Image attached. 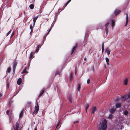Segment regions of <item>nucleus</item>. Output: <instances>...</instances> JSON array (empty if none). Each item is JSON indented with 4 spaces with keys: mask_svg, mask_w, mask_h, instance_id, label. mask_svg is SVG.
<instances>
[{
    "mask_svg": "<svg viewBox=\"0 0 130 130\" xmlns=\"http://www.w3.org/2000/svg\"><path fill=\"white\" fill-rule=\"evenodd\" d=\"M70 80L71 81H72V80L73 79V75L72 72H71V74H70Z\"/></svg>",
    "mask_w": 130,
    "mask_h": 130,
    "instance_id": "obj_24",
    "label": "nucleus"
},
{
    "mask_svg": "<svg viewBox=\"0 0 130 130\" xmlns=\"http://www.w3.org/2000/svg\"><path fill=\"white\" fill-rule=\"evenodd\" d=\"M29 7L31 9H34V5L33 4H31L29 5Z\"/></svg>",
    "mask_w": 130,
    "mask_h": 130,
    "instance_id": "obj_20",
    "label": "nucleus"
},
{
    "mask_svg": "<svg viewBox=\"0 0 130 130\" xmlns=\"http://www.w3.org/2000/svg\"><path fill=\"white\" fill-rule=\"evenodd\" d=\"M107 62V65H108L109 64V62Z\"/></svg>",
    "mask_w": 130,
    "mask_h": 130,
    "instance_id": "obj_52",
    "label": "nucleus"
},
{
    "mask_svg": "<svg viewBox=\"0 0 130 130\" xmlns=\"http://www.w3.org/2000/svg\"><path fill=\"white\" fill-rule=\"evenodd\" d=\"M86 58H84V60H86Z\"/></svg>",
    "mask_w": 130,
    "mask_h": 130,
    "instance_id": "obj_53",
    "label": "nucleus"
},
{
    "mask_svg": "<svg viewBox=\"0 0 130 130\" xmlns=\"http://www.w3.org/2000/svg\"><path fill=\"white\" fill-rule=\"evenodd\" d=\"M43 44L42 45H38L37 47V49L36 50V53L38 52L39 50V49L41 47V46H42V45H43Z\"/></svg>",
    "mask_w": 130,
    "mask_h": 130,
    "instance_id": "obj_9",
    "label": "nucleus"
},
{
    "mask_svg": "<svg viewBox=\"0 0 130 130\" xmlns=\"http://www.w3.org/2000/svg\"><path fill=\"white\" fill-rule=\"evenodd\" d=\"M11 70V68H10L8 67L7 69V72L8 73H10V72Z\"/></svg>",
    "mask_w": 130,
    "mask_h": 130,
    "instance_id": "obj_22",
    "label": "nucleus"
},
{
    "mask_svg": "<svg viewBox=\"0 0 130 130\" xmlns=\"http://www.w3.org/2000/svg\"><path fill=\"white\" fill-rule=\"evenodd\" d=\"M77 47V45L75 46H74L73 48V49L72 50V52H71V55H72L73 53L74 50H75V49H76V47Z\"/></svg>",
    "mask_w": 130,
    "mask_h": 130,
    "instance_id": "obj_15",
    "label": "nucleus"
},
{
    "mask_svg": "<svg viewBox=\"0 0 130 130\" xmlns=\"http://www.w3.org/2000/svg\"><path fill=\"white\" fill-rule=\"evenodd\" d=\"M128 97L126 95H125L123 96H121V99L122 101L127 100L128 98H130V92L127 94Z\"/></svg>",
    "mask_w": 130,
    "mask_h": 130,
    "instance_id": "obj_1",
    "label": "nucleus"
},
{
    "mask_svg": "<svg viewBox=\"0 0 130 130\" xmlns=\"http://www.w3.org/2000/svg\"><path fill=\"white\" fill-rule=\"evenodd\" d=\"M30 28L31 30H33V28L32 25H31L30 26Z\"/></svg>",
    "mask_w": 130,
    "mask_h": 130,
    "instance_id": "obj_37",
    "label": "nucleus"
},
{
    "mask_svg": "<svg viewBox=\"0 0 130 130\" xmlns=\"http://www.w3.org/2000/svg\"><path fill=\"white\" fill-rule=\"evenodd\" d=\"M59 123H58V124L56 128L58 127V126L59 125Z\"/></svg>",
    "mask_w": 130,
    "mask_h": 130,
    "instance_id": "obj_49",
    "label": "nucleus"
},
{
    "mask_svg": "<svg viewBox=\"0 0 130 130\" xmlns=\"http://www.w3.org/2000/svg\"><path fill=\"white\" fill-rule=\"evenodd\" d=\"M9 84L8 83L7 84V85L6 86V88L7 89H8L9 88Z\"/></svg>",
    "mask_w": 130,
    "mask_h": 130,
    "instance_id": "obj_40",
    "label": "nucleus"
},
{
    "mask_svg": "<svg viewBox=\"0 0 130 130\" xmlns=\"http://www.w3.org/2000/svg\"><path fill=\"white\" fill-rule=\"evenodd\" d=\"M22 115H23V110H22L19 115V117H21L22 116Z\"/></svg>",
    "mask_w": 130,
    "mask_h": 130,
    "instance_id": "obj_27",
    "label": "nucleus"
},
{
    "mask_svg": "<svg viewBox=\"0 0 130 130\" xmlns=\"http://www.w3.org/2000/svg\"><path fill=\"white\" fill-rule=\"evenodd\" d=\"M123 114L127 116L128 114V112L127 111H123Z\"/></svg>",
    "mask_w": 130,
    "mask_h": 130,
    "instance_id": "obj_18",
    "label": "nucleus"
},
{
    "mask_svg": "<svg viewBox=\"0 0 130 130\" xmlns=\"http://www.w3.org/2000/svg\"><path fill=\"white\" fill-rule=\"evenodd\" d=\"M71 0H69L67 2V3H68V4L71 1Z\"/></svg>",
    "mask_w": 130,
    "mask_h": 130,
    "instance_id": "obj_44",
    "label": "nucleus"
},
{
    "mask_svg": "<svg viewBox=\"0 0 130 130\" xmlns=\"http://www.w3.org/2000/svg\"><path fill=\"white\" fill-rule=\"evenodd\" d=\"M126 20H128V15L127 14H126Z\"/></svg>",
    "mask_w": 130,
    "mask_h": 130,
    "instance_id": "obj_38",
    "label": "nucleus"
},
{
    "mask_svg": "<svg viewBox=\"0 0 130 130\" xmlns=\"http://www.w3.org/2000/svg\"><path fill=\"white\" fill-rule=\"evenodd\" d=\"M69 101L71 103H72V97L71 96H70L69 98Z\"/></svg>",
    "mask_w": 130,
    "mask_h": 130,
    "instance_id": "obj_29",
    "label": "nucleus"
},
{
    "mask_svg": "<svg viewBox=\"0 0 130 130\" xmlns=\"http://www.w3.org/2000/svg\"><path fill=\"white\" fill-rule=\"evenodd\" d=\"M52 28L50 29L49 30H48V34L50 32V31L51 29Z\"/></svg>",
    "mask_w": 130,
    "mask_h": 130,
    "instance_id": "obj_42",
    "label": "nucleus"
},
{
    "mask_svg": "<svg viewBox=\"0 0 130 130\" xmlns=\"http://www.w3.org/2000/svg\"><path fill=\"white\" fill-rule=\"evenodd\" d=\"M109 22L108 23H106L105 25V27H106L107 26H108V25H109Z\"/></svg>",
    "mask_w": 130,
    "mask_h": 130,
    "instance_id": "obj_32",
    "label": "nucleus"
},
{
    "mask_svg": "<svg viewBox=\"0 0 130 130\" xmlns=\"http://www.w3.org/2000/svg\"><path fill=\"white\" fill-rule=\"evenodd\" d=\"M105 60H106V62H109V59L108 58H105Z\"/></svg>",
    "mask_w": 130,
    "mask_h": 130,
    "instance_id": "obj_36",
    "label": "nucleus"
},
{
    "mask_svg": "<svg viewBox=\"0 0 130 130\" xmlns=\"http://www.w3.org/2000/svg\"><path fill=\"white\" fill-rule=\"evenodd\" d=\"M11 30H10L7 34L6 36H8V35H9L11 33Z\"/></svg>",
    "mask_w": 130,
    "mask_h": 130,
    "instance_id": "obj_34",
    "label": "nucleus"
},
{
    "mask_svg": "<svg viewBox=\"0 0 130 130\" xmlns=\"http://www.w3.org/2000/svg\"><path fill=\"white\" fill-rule=\"evenodd\" d=\"M22 79L21 78H19L17 80V83L18 85H20L22 83Z\"/></svg>",
    "mask_w": 130,
    "mask_h": 130,
    "instance_id": "obj_6",
    "label": "nucleus"
},
{
    "mask_svg": "<svg viewBox=\"0 0 130 130\" xmlns=\"http://www.w3.org/2000/svg\"><path fill=\"white\" fill-rule=\"evenodd\" d=\"M116 111V109H112L110 111V113L111 114H113Z\"/></svg>",
    "mask_w": 130,
    "mask_h": 130,
    "instance_id": "obj_13",
    "label": "nucleus"
},
{
    "mask_svg": "<svg viewBox=\"0 0 130 130\" xmlns=\"http://www.w3.org/2000/svg\"><path fill=\"white\" fill-rule=\"evenodd\" d=\"M37 128H35L34 129V130H37Z\"/></svg>",
    "mask_w": 130,
    "mask_h": 130,
    "instance_id": "obj_54",
    "label": "nucleus"
},
{
    "mask_svg": "<svg viewBox=\"0 0 130 130\" xmlns=\"http://www.w3.org/2000/svg\"><path fill=\"white\" fill-rule=\"evenodd\" d=\"M48 33L47 34H46L44 36H46V37L47 36V35H48Z\"/></svg>",
    "mask_w": 130,
    "mask_h": 130,
    "instance_id": "obj_50",
    "label": "nucleus"
},
{
    "mask_svg": "<svg viewBox=\"0 0 130 130\" xmlns=\"http://www.w3.org/2000/svg\"><path fill=\"white\" fill-rule=\"evenodd\" d=\"M17 64V62L16 61L13 62V74H14L15 73L16 67Z\"/></svg>",
    "mask_w": 130,
    "mask_h": 130,
    "instance_id": "obj_2",
    "label": "nucleus"
},
{
    "mask_svg": "<svg viewBox=\"0 0 130 130\" xmlns=\"http://www.w3.org/2000/svg\"><path fill=\"white\" fill-rule=\"evenodd\" d=\"M128 82V78H127L125 79L124 80V84L125 85H127V84Z\"/></svg>",
    "mask_w": 130,
    "mask_h": 130,
    "instance_id": "obj_12",
    "label": "nucleus"
},
{
    "mask_svg": "<svg viewBox=\"0 0 130 130\" xmlns=\"http://www.w3.org/2000/svg\"><path fill=\"white\" fill-rule=\"evenodd\" d=\"M44 89H42L41 91L40 92V94L39 95V96H40L41 95H42L43 93L44 92Z\"/></svg>",
    "mask_w": 130,
    "mask_h": 130,
    "instance_id": "obj_19",
    "label": "nucleus"
},
{
    "mask_svg": "<svg viewBox=\"0 0 130 130\" xmlns=\"http://www.w3.org/2000/svg\"><path fill=\"white\" fill-rule=\"evenodd\" d=\"M68 4V3H66L65 4V7H66Z\"/></svg>",
    "mask_w": 130,
    "mask_h": 130,
    "instance_id": "obj_46",
    "label": "nucleus"
},
{
    "mask_svg": "<svg viewBox=\"0 0 130 130\" xmlns=\"http://www.w3.org/2000/svg\"><path fill=\"white\" fill-rule=\"evenodd\" d=\"M78 122H79L78 121H75L74 122V123H78Z\"/></svg>",
    "mask_w": 130,
    "mask_h": 130,
    "instance_id": "obj_43",
    "label": "nucleus"
},
{
    "mask_svg": "<svg viewBox=\"0 0 130 130\" xmlns=\"http://www.w3.org/2000/svg\"><path fill=\"white\" fill-rule=\"evenodd\" d=\"M104 45L102 44V53L103 52L104 50Z\"/></svg>",
    "mask_w": 130,
    "mask_h": 130,
    "instance_id": "obj_30",
    "label": "nucleus"
},
{
    "mask_svg": "<svg viewBox=\"0 0 130 130\" xmlns=\"http://www.w3.org/2000/svg\"><path fill=\"white\" fill-rule=\"evenodd\" d=\"M19 126V124L18 122L16 123V124L14 125L13 127L14 130H18Z\"/></svg>",
    "mask_w": 130,
    "mask_h": 130,
    "instance_id": "obj_3",
    "label": "nucleus"
},
{
    "mask_svg": "<svg viewBox=\"0 0 130 130\" xmlns=\"http://www.w3.org/2000/svg\"><path fill=\"white\" fill-rule=\"evenodd\" d=\"M128 20H126V23L125 25V26H127Z\"/></svg>",
    "mask_w": 130,
    "mask_h": 130,
    "instance_id": "obj_33",
    "label": "nucleus"
},
{
    "mask_svg": "<svg viewBox=\"0 0 130 130\" xmlns=\"http://www.w3.org/2000/svg\"><path fill=\"white\" fill-rule=\"evenodd\" d=\"M18 91H17L16 92V94H17L18 93Z\"/></svg>",
    "mask_w": 130,
    "mask_h": 130,
    "instance_id": "obj_51",
    "label": "nucleus"
},
{
    "mask_svg": "<svg viewBox=\"0 0 130 130\" xmlns=\"http://www.w3.org/2000/svg\"><path fill=\"white\" fill-rule=\"evenodd\" d=\"M57 74L58 75H60V73L58 71H57L55 73V76L57 75Z\"/></svg>",
    "mask_w": 130,
    "mask_h": 130,
    "instance_id": "obj_31",
    "label": "nucleus"
},
{
    "mask_svg": "<svg viewBox=\"0 0 130 130\" xmlns=\"http://www.w3.org/2000/svg\"><path fill=\"white\" fill-rule=\"evenodd\" d=\"M6 113L9 116H11V113L10 112L9 110L7 111L6 112Z\"/></svg>",
    "mask_w": 130,
    "mask_h": 130,
    "instance_id": "obj_17",
    "label": "nucleus"
},
{
    "mask_svg": "<svg viewBox=\"0 0 130 130\" xmlns=\"http://www.w3.org/2000/svg\"><path fill=\"white\" fill-rule=\"evenodd\" d=\"M27 68H26V67L25 68L24 70L22 72V73H21L22 74L28 73V72H27Z\"/></svg>",
    "mask_w": 130,
    "mask_h": 130,
    "instance_id": "obj_16",
    "label": "nucleus"
},
{
    "mask_svg": "<svg viewBox=\"0 0 130 130\" xmlns=\"http://www.w3.org/2000/svg\"><path fill=\"white\" fill-rule=\"evenodd\" d=\"M2 96V93H1L0 94V98H1V97Z\"/></svg>",
    "mask_w": 130,
    "mask_h": 130,
    "instance_id": "obj_48",
    "label": "nucleus"
},
{
    "mask_svg": "<svg viewBox=\"0 0 130 130\" xmlns=\"http://www.w3.org/2000/svg\"><path fill=\"white\" fill-rule=\"evenodd\" d=\"M80 85L79 84H78V88H77V90L78 91H80Z\"/></svg>",
    "mask_w": 130,
    "mask_h": 130,
    "instance_id": "obj_28",
    "label": "nucleus"
},
{
    "mask_svg": "<svg viewBox=\"0 0 130 130\" xmlns=\"http://www.w3.org/2000/svg\"><path fill=\"white\" fill-rule=\"evenodd\" d=\"M38 18V16L36 17H34L33 18V21H36V20Z\"/></svg>",
    "mask_w": 130,
    "mask_h": 130,
    "instance_id": "obj_21",
    "label": "nucleus"
},
{
    "mask_svg": "<svg viewBox=\"0 0 130 130\" xmlns=\"http://www.w3.org/2000/svg\"><path fill=\"white\" fill-rule=\"evenodd\" d=\"M113 117V116L111 114L108 117V118L109 119H112Z\"/></svg>",
    "mask_w": 130,
    "mask_h": 130,
    "instance_id": "obj_25",
    "label": "nucleus"
},
{
    "mask_svg": "<svg viewBox=\"0 0 130 130\" xmlns=\"http://www.w3.org/2000/svg\"><path fill=\"white\" fill-rule=\"evenodd\" d=\"M76 74V72L75 73V74Z\"/></svg>",
    "mask_w": 130,
    "mask_h": 130,
    "instance_id": "obj_55",
    "label": "nucleus"
},
{
    "mask_svg": "<svg viewBox=\"0 0 130 130\" xmlns=\"http://www.w3.org/2000/svg\"><path fill=\"white\" fill-rule=\"evenodd\" d=\"M96 108L95 107H94L92 108L91 110V115L94 114L95 111H96Z\"/></svg>",
    "mask_w": 130,
    "mask_h": 130,
    "instance_id": "obj_8",
    "label": "nucleus"
},
{
    "mask_svg": "<svg viewBox=\"0 0 130 130\" xmlns=\"http://www.w3.org/2000/svg\"><path fill=\"white\" fill-rule=\"evenodd\" d=\"M14 35V33H12L10 37H12L13 35Z\"/></svg>",
    "mask_w": 130,
    "mask_h": 130,
    "instance_id": "obj_41",
    "label": "nucleus"
},
{
    "mask_svg": "<svg viewBox=\"0 0 130 130\" xmlns=\"http://www.w3.org/2000/svg\"><path fill=\"white\" fill-rule=\"evenodd\" d=\"M33 30H31V31L30 32V34H31V33H32V32Z\"/></svg>",
    "mask_w": 130,
    "mask_h": 130,
    "instance_id": "obj_47",
    "label": "nucleus"
},
{
    "mask_svg": "<svg viewBox=\"0 0 130 130\" xmlns=\"http://www.w3.org/2000/svg\"><path fill=\"white\" fill-rule=\"evenodd\" d=\"M121 12V11L119 10L116 9L114 11V13L116 16L118 15Z\"/></svg>",
    "mask_w": 130,
    "mask_h": 130,
    "instance_id": "obj_5",
    "label": "nucleus"
},
{
    "mask_svg": "<svg viewBox=\"0 0 130 130\" xmlns=\"http://www.w3.org/2000/svg\"><path fill=\"white\" fill-rule=\"evenodd\" d=\"M36 22V21H33V26H34L35 25Z\"/></svg>",
    "mask_w": 130,
    "mask_h": 130,
    "instance_id": "obj_45",
    "label": "nucleus"
},
{
    "mask_svg": "<svg viewBox=\"0 0 130 130\" xmlns=\"http://www.w3.org/2000/svg\"><path fill=\"white\" fill-rule=\"evenodd\" d=\"M115 106L116 108H119L121 106V103H116Z\"/></svg>",
    "mask_w": 130,
    "mask_h": 130,
    "instance_id": "obj_7",
    "label": "nucleus"
},
{
    "mask_svg": "<svg viewBox=\"0 0 130 130\" xmlns=\"http://www.w3.org/2000/svg\"><path fill=\"white\" fill-rule=\"evenodd\" d=\"M105 31L106 32V34H107L108 32V28H106L105 30Z\"/></svg>",
    "mask_w": 130,
    "mask_h": 130,
    "instance_id": "obj_26",
    "label": "nucleus"
},
{
    "mask_svg": "<svg viewBox=\"0 0 130 130\" xmlns=\"http://www.w3.org/2000/svg\"><path fill=\"white\" fill-rule=\"evenodd\" d=\"M37 106H36L35 107V110L33 112V113L34 114H36L38 112L39 109L38 105L37 103L36 104Z\"/></svg>",
    "mask_w": 130,
    "mask_h": 130,
    "instance_id": "obj_4",
    "label": "nucleus"
},
{
    "mask_svg": "<svg viewBox=\"0 0 130 130\" xmlns=\"http://www.w3.org/2000/svg\"><path fill=\"white\" fill-rule=\"evenodd\" d=\"M90 81L89 79H88L87 80V83L88 84H89L90 83Z\"/></svg>",
    "mask_w": 130,
    "mask_h": 130,
    "instance_id": "obj_39",
    "label": "nucleus"
},
{
    "mask_svg": "<svg viewBox=\"0 0 130 130\" xmlns=\"http://www.w3.org/2000/svg\"><path fill=\"white\" fill-rule=\"evenodd\" d=\"M111 26L113 28V27L115 26V21L114 20H111Z\"/></svg>",
    "mask_w": 130,
    "mask_h": 130,
    "instance_id": "obj_11",
    "label": "nucleus"
},
{
    "mask_svg": "<svg viewBox=\"0 0 130 130\" xmlns=\"http://www.w3.org/2000/svg\"><path fill=\"white\" fill-rule=\"evenodd\" d=\"M110 52V50L108 48H107L106 49V52L107 53L108 55H109Z\"/></svg>",
    "mask_w": 130,
    "mask_h": 130,
    "instance_id": "obj_10",
    "label": "nucleus"
},
{
    "mask_svg": "<svg viewBox=\"0 0 130 130\" xmlns=\"http://www.w3.org/2000/svg\"><path fill=\"white\" fill-rule=\"evenodd\" d=\"M89 106V104H88L87 103L86 104V106H85V110L86 111V112H87V110Z\"/></svg>",
    "mask_w": 130,
    "mask_h": 130,
    "instance_id": "obj_14",
    "label": "nucleus"
},
{
    "mask_svg": "<svg viewBox=\"0 0 130 130\" xmlns=\"http://www.w3.org/2000/svg\"><path fill=\"white\" fill-rule=\"evenodd\" d=\"M46 36H44L43 37V44L44 43V41L45 40L46 38Z\"/></svg>",
    "mask_w": 130,
    "mask_h": 130,
    "instance_id": "obj_35",
    "label": "nucleus"
},
{
    "mask_svg": "<svg viewBox=\"0 0 130 130\" xmlns=\"http://www.w3.org/2000/svg\"><path fill=\"white\" fill-rule=\"evenodd\" d=\"M34 53L33 52H31L30 54L29 58H31L34 55Z\"/></svg>",
    "mask_w": 130,
    "mask_h": 130,
    "instance_id": "obj_23",
    "label": "nucleus"
}]
</instances>
